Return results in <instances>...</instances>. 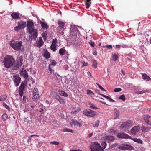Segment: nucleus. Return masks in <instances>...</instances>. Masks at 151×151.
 Here are the masks:
<instances>
[{
	"label": "nucleus",
	"instance_id": "obj_1",
	"mask_svg": "<svg viewBox=\"0 0 151 151\" xmlns=\"http://www.w3.org/2000/svg\"><path fill=\"white\" fill-rule=\"evenodd\" d=\"M3 62L6 68H9L14 66L15 60L12 56H9L4 58Z\"/></svg>",
	"mask_w": 151,
	"mask_h": 151
},
{
	"label": "nucleus",
	"instance_id": "obj_2",
	"mask_svg": "<svg viewBox=\"0 0 151 151\" xmlns=\"http://www.w3.org/2000/svg\"><path fill=\"white\" fill-rule=\"evenodd\" d=\"M22 43V42L21 41H17L12 40L10 41L9 44L14 50L19 51L21 50Z\"/></svg>",
	"mask_w": 151,
	"mask_h": 151
},
{
	"label": "nucleus",
	"instance_id": "obj_3",
	"mask_svg": "<svg viewBox=\"0 0 151 151\" xmlns=\"http://www.w3.org/2000/svg\"><path fill=\"white\" fill-rule=\"evenodd\" d=\"M79 34V32L76 27L75 26L71 27L70 31V37L72 39H76L77 36Z\"/></svg>",
	"mask_w": 151,
	"mask_h": 151
},
{
	"label": "nucleus",
	"instance_id": "obj_4",
	"mask_svg": "<svg viewBox=\"0 0 151 151\" xmlns=\"http://www.w3.org/2000/svg\"><path fill=\"white\" fill-rule=\"evenodd\" d=\"M91 151H104L102 147L99 144L96 142H93L91 143L90 147Z\"/></svg>",
	"mask_w": 151,
	"mask_h": 151
},
{
	"label": "nucleus",
	"instance_id": "obj_5",
	"mask_svg": "<svg viewBox=\"0 0 151 151\" xmlns=\"http://www.w3.org/2000/svg\"><path fill=\"white\" fill-rule=\"evenodd\" d=\"M83 113L84 115L88 117H94L96 114L95 111H93L89 109H86L83 111Z\"/></svg>",
	"mask_w": 151,
	"mask_h": 151
},
{
	"label": "nucleus",
	"instance_id": "obj_6",
	"mask_svg": "<svg viewBox=\"0 0 151 151\" xmlns=\"http://www.w3.org/2000/svg\"><path fill=\"white\" fill-rule=\"evenodd\" d=\"M38 30L36 29H31L30 30H29L28 33L29 34H31V40L33 39L34 40H35L36 38L38 35Z\"/></svg>",
	"mask_w": 151,
	"mask_h": 151
},
{
	"label": "nucleus",
	"instance_id": "obj_7",
	"mask_svg": "<svg viewBox=\"0 0 151 151\" xmlns=\"http://www.w3.org/2000/svg\"><path fill=\"white\" fill-rule=\"evenodd\" d=\"M27 82L26 80H24L22 82L19 88V94L21 97L23 96V90L26 86Z\"/></svg>",
	"mask_w": 151,
	"mask_h": 151
},
{
	"label": "nucleus",
	"instance_id": "obj_8",
	"mask_svg": "<svg viewBox=\"0 0 151 151\" xmlns=\"http://www.w3.org/2000/svg\"><path fill=\"white\" fill-rule=\"evenodd\" d=\"M12 80L16 87L19 85L21 81V78L17 74H14L13 75Z\"/></svg>",
	"mask_w": 151,
	"mask_h": 151
},
{
	"label": "nucleus",
	"instance_id": "obj_9",
	"mask_svg": "<svg viewBox=\"0 0 151 151\" xmlns=\"http://www.w3.org/2000/svg\"><path fill=\"white\" fill-rule=\"evenodd\" d=\"M117 137L118 138L129 139L131 138V137L129 136L127 134L124 132H120L117 135Z\"/></svg>",
	"mask_w": 151,
	"mask_h": 151
},
{
	"label": "nucleus",
	"instance_id": "obj_10",
	"mask_svg": "<svg viewBox=\"0 0 151 151\" xmlns=\"http://www.w3.org/2000/svg\"><path fill=\"white\" fill-rule=\"evenodd\" d=\"M118 148L121 150H131L132 149L133 147L132 146L129 145L124 144L121 146H119Z\"/></svg>",
	"mask_w": 151,
	"mask_h": 151
},
{
	"label": "nucleus",
	"instance_id": "obj_11",
	"mask_svg": "<svg viewBox=\"0 0 151 151\" xmlns=\"http://www.w3.org/2000/svg\"><path fill=\"white\" fill-rule=\"evenodd\" d=\"M140 129V126H137L134 127L131 130V133L132 135H135L137 133Z\"/></svg>",
	"mask_w": 151,
	"mask_h": 151
},
{
	"label": "nucleus",
	"instance_id": "obj_12",
	"mask_svg": "<svg viewBox=\"0 0 151 151\" xmlns=\"http://www.w3.org/2000/svg\"><path fill=\"white\" fill-rule=\"evenodd\" d=\"M143 118L145 122L148 125H151V116L148 115H144Z\"/></svg>",
	"mask_w": 151,
	"mask_h": 151
},
{
	"label": "nucleus",
	"instance_id": "obj_13",
	"mask_svg": "<svg viewBox=\"0 0 151 151\" xmlns=\"http://www.w3.org/2000/svg\"><path fill=\"white\" fill-rule=\"evenodd\" d=\"M33 98L35 99H38L39 96L38 89L37 88H35L33 91Z\"/></svg>",
	"mask_w": 151,
	"mask_h": 151
},
{
	"label": "nucleus",
	"instance_id": "obj_14",
	"mask_svg": "<svg viewBox=\"0 0 151 151\" xmlns=\"http://www.w3.org/2000/svg\"><path fill=\"white\" fill-rule=\"evenodd\" d=\"M104 139L108 143H110L114 141L115 138L113 136L108 135L105 137Z\"/></svg>",
	"mask_w": 151,
	"mask_h": 151
},
{
	"label": "nucleus",
	"instance_id": "obj_15",
	"mask_svg": "<svg viewBox=\"0 0 151 151\" xmlns=\"http://www.w3.org/2000/svg\"><path fill=\"white\" fill-rule=\"evenodd\" d=\"M40 22L42 28L43 29L47 30L49 28V26L45 22L40 21Z\"/></svg>",
	"mask_w": 151,
	"mask_h": 151
},
{
	"label": "nucleus",
	"instance_id": "obj_16",
	"mask_svg": "<svg viewBox=\"0 0 151 151\" xmlns=\"http://www.w3.org/2000/svg\"><path fill=\"white\" fill-rule=\"evenodd\" d=\"M43 55L47 59L49 58L50 57V54L46 49L44 50Z\"/></svg>",
	"mask_w": 151,
	"mask_h": 151
},
{
	"label": "nucleus",
	"instance_id": "obj_17",
	"mask_svg": "<svg viewBox=\"0 0 151 151\" xmlns=\"http://www.w3.org/2000/svg\"><path fill=\"white\" fill-rule=\"evenodd\" d=\"M126 124L125 122L122 123L120 127V129L123 131H126L129 129Z\"/></svg>",
	"mask_w": 151,
	"mask_h": 151
},
{
	"label": "nucleus",
	"instance_id": "obj_18",
	"mask_svg": "<svg viewBox=\"0 0 151 151\" xmlns=\"http://www.w3.org/2000/svg\"><path fill=\"white\" fill-rule=\"evenodd\" d=\"M72 123L75 127H81L82 125L80 123L78 122L77 120L74 119L72 120Z\"/></svg>",
	"mask_w": 151,
	"mask_h": 151
},
{
	"label": "nucleus",
	"instance_id": "obj_19",
	"mask_svg": "<svg viewBox=\"0 0 151 151\" xmlns=\"http://www.w3.org/2000/svg\"><path fill=\"white\" fill-rule=\"evenodd\" d=\"M51 95L52 97L57 100H58L60 98V96L57 92L55 91H52L51 93Z\"/></svg>",
	"mask_w": 151,
	"mask_h": 151
},
{
	"label": "nucleus",
	"instance_id": "obj_20",
	"mask_svg": "<svg viewBox=\"0 0 151 151\" xmlns=\"http://www.w3.org/2000/svg\"><path fill=\"white\" fill-rule=\"evenodd\" d=\"M142 78L144 80H146L147 81H149L151 80V78H150L147 74L146 73H143L142 74Z\"/></svg>",
	"mask_w": 151,
	"mask_h": 151
},
{
	"label": "nucleus",
	"instance_id": "obj_21",
	"mask_svg": "<svg viewBox=\"0 0 151 151\" xmlns=\"http://www.w3.org/2000/svg\"><path fill=\"white\" fill-rule=\"evenodd\" d=\"M27 25L29 30H30L31 29H33L32 27L34 26V24L32 22L29 21L27 22Z\"/></svg>",
	"mask_w": 151,
	"mask_h": 151
},
{
	"label": "nucleus",
	"instance_id": "obj_22",
	"mask_svg": "<svg viewBox=\"0 0 151 151\" xmlns=\"http://www.w3.org/2000/svg\"><path fill=\"white\" fill-rule=\"evenodd\" d=\"M151 129L148 127H145L144 126L142 125L141 127V130L142 132H148Z\"/></svg>",
	"mask_w": 151,
	"mask_h": 151
},
{
	"label": "nucleus",
	"instance_id": "obj_23",
	"mask_svg": "<svg viewBox=\"0 0 151 151\" xmlns=\"http://www.w3.org/2000/svg\"><path fill=\"white\" fill-rule=\"evenodd\" d=\"M58 24L59 25V26L58 27V30L59 29L60 30L63 28L65 23L61 21H59Z\"/></svg>",
	"mask_w": 151,
	"mask_h": 151
},
{
	"label": "nucleus",
	"instance_id": "obj_24",
	"mask_svg": "<svg viewBox=\"0 0 151 151\" xmlns=\"http://www.w3.org/2000/svg\"><path fill=\"white\" fill-rule=\"evenodd\" d=\"M19 14L17 13L13 12L11 15L12 18L14 19H17L19 18Z\"/></svg>",
	"mask_w": 151,
	"mask_h": 151
},
{
	"label": "nucleus",
	"instance_id": "obj_25",
	"mask_svg": "<svg viewBox=\"0 0 151 151\" xmlns=\"http://www.w3.org/2000/svg\"><path fill=\"white\" fill-rule=\"evenodd\" d=\"M66 52V50L64 47L60 49L59 50V53L61 56L64 55L65 54Z\"/></svg>",
	"mask_w": 151,
	"mask_h": 151
},
{
	"label": "nucleus",
	"instance_id": "obj_26",
	"mask_svg": "<svg viewBox=\"0 0 151 151\" xmlns=\"http://www.w3.org/2000/svg\"><path fill=\"white\" fill-rule=\"evenodd\" d=\"M21 75L25 79H27L28 77V73L27 72L26 70L22 71L21 72Z\"/></svg>",
	"mask_w": 151,
	"mask_h": 151
},
{
	"label": "nucleus",
	"instance_id": "obj_27",
	"mask_svg": "<svg viewBox=\"0 0 151 151\" xmlns=\"http://www.w3.org/2000/svg\"><path fill=\"white\" fill-rule=\"evenodd\" d=\"M130 139L133 140L134 142H137L138 143H140L142 144H143L142 141L140 139L137 138H132L131 137V138H130Z\"/></svg>",
	"mask_w": 151,
	"mask_h": 151
},
{
	"label": "nucleus",
	"instance_id": "obj_28",
	"mask_svg": "<svg viewBox=\"0 0 151 151\" xmlns=\"http://www.w3.org/2000/svg\"><path fill=\"white\" fill-rule=\"evenodd\" d=\"M125 122L129 129L133 125V122L131 120H128Z\"/></svg>",
	"mask_w": 151,
	"mask_h": 151
},
{
	"label": "nucleus",
	"instance_id": "obj_29",
	"mask_svg": "<svg viewBox=\"0 0 151 151\" xmlns=\"http://www.w3.org/2000/svg\"><path fill=\"white\" fill-rule=\"evenodd\" d=\"M44 42L42 40V38L41 37H40L39 38V40L38 43V46L40 47L42 46Z\"/></svg>",
	"mask_w": 151,
	"mask_h": 151
},
{
	"label": "nucleus",
	"instance_id": "obj_30",
	"mask_svg": "<svg viewBox=\"0 0 151 151\" xmlns=\"http://www.w3.org/2000/svg\"><path fill=\"white\" fill-rule=\"evenodd\" d=\"M102 96L104 97L106 99L108 100H109L111 102H115V101L112 99L111 98L109 97L108 96H106L105 95H104L103 94H100Z\"/></svg>",
	"mask_w": 151,
	"mask_h": 151
},
{
	"label": "nucleus",
	"instance_id": "obj_31",
	"mask_svg": "<svg viewBox=\"0 0 151 151\" xmlns=\"http://www.w3.org/2000/svg\"><path fill=\"white\" fill-rule=\"evenodd\" d=\"M18 24L21 29H23L26 26V23L25 22L22 21L21 24H20L19 22Z\"/></svg>",
	"mask_w": 151,
	"mask_h": 151
},
{
	"label": "nucleus",
	"instance_id": "obj_32",
	"mask_svg": "<svg viewBox=\"0 0 151 151\" xmlns=\"http://www.w3.org/2000/svg\"><path fill=\"white\" fill-rule=\"evenodd\" d=\"M7 98V96L6 95L4 94L1 95L0 96V101H3L6 99Z\"/></svg>",
	"mask_w": 151,
	"mask_h": 151
},
{
	"label": "nucleus",
	"instance_id": "obj_33",
	"mask_svg": "<svg viewBox=\"0 0 151 151\" xmlns=\"http://www.w3.org/2000/svg\"><path fill=\"white\" fill-rule=\"evenodd\" d=\"M112 58L114 61H116L119 58L118 55L116 54L115 53H112Z\"/></svg>",
	"mask_w": 151,
	"mask_h": 151
},
{
	"label": "nucleus",
	"instance_id": "obj_34",
	"mask_svg": "<svg viewBox=\"0 0 151 151\" xmlns=\"http://www.w3.org/2000/svg\"><path fill=\"white\" fill-rule=\"evenodd\" d=\"M50 49L52 50L54 52H55L56 50V45L52 43L50 46Z\"/></svg>",
	"mask_w": 151,
	"mask_h": 151
},
{
	"label": "nucleus",
	"instance_id": "obj_35",
	"mask_svg": "<svg viewBox=\"0 0 151 151\" xmlns=\"http://www.w3.org/2000/svg\"><path fill=\"white\" fill-rule=\"evenodd\" d=\"M89 107L90 108H91L93 109H97V108L93 104L89 103L88 104Z\"/></svg>",
	"mask_w": 151,
	"mask_h": 151
},
{
	"label": "nucleus",
	"instance_id": "obj_36",
	"mask_svg": "<svg viewBox=\"0 0 151 151\" xmlns=\"http://www.w3.org/2000/svg\"><path fill=\"white\" fill-rule=\"evenodd\" d=\"M90 1L91 0H86V1H85V4L86 6V8L88 9L89 8L90 3H91Z\"/></svg>",
	"mask_w": 151,
	"mask_h": 151
},
{
	"label": "nucleus",
	"instance_id": "obj_37",
	"mask_svg": "<svg viewBox=\"0 0 151 151\" xmlns=\"http://www.w3.org/2000/svg\"><path fill=\"white\" fill-rule=\"evenodd\" d=\"M59 92L60 94L62 96L65 97H67L68 96V95L67 94V93L64 91H59Z\"/></svg>",
	"mask_w": 151,
	"mask_h": 151
},
{
	"label": "nucleus",
	"instance_id": "obj_38",
	"mask_svg": "<svg viewBox=\"0 0 151 151\" xmlns=\"http://www.w3.org/2000/svg\"><path fill=\"white\" fill-rule=\"evenodd\" d=\"M58 101L59 103L62 104H64L65 103V100L64 99L61 98L60 97V98L59 99H58Z\"/></svg>",
	"mask_w": 151,
	"mask_h": 151
},
{
	"label": "nucleus",
	"instance_id": "obj_39",
	"mask_svg": "<svg viewBox=\"0 0 151 151\" xmlns=\"http://www.w3.org/2000/svg\"><path fill=\"white\" fill-rule=\"evenodd\" d=\"M62 131L63 132H70L71 133H73L74 132L73 130L68 128H65Z\"/></svg>",
	"mask_w": 151,
	"mask_h": 151
},
{
	"label": "nucleus",
	"instance_id": "obj_40",
	"mask_svg": "<svg viewBox=\"0 0 151 151\" xmlns=\"http://www.w3.org/2000/svg\"><path fill=\"white\" fill-rule=\"evenodd\" d=\"M8 116L5 113L3 114L2 116V119L4 121H5L6 120Z\"/></svg>",
	"mask_w": 151,
	"mask_h": 151
},
{
	"label": "nucleus",
	"instance_id": "obj_41",
	"mask_svg": "<svg viewBox=\"0 0 151 151\" xmlns=\"http://www.w3.org/2000/svg\"><path fill=\"white\" fill-rule=\"evenodd\" d=\"M100 121L99 120H97L95 121L93 125V127H97L99 125Z\"/></svg>",
	"mask_w": 151,
	"mask_h": 151
},
{
	"label": "nucleus",
	"instance_id": "obj_42",
	"mask_svg": "<svg viewBox=\"0 0 151 151\" xmlns=\"http://www.w3.org/2000/svg\"><path fill=\"white\" fill-rule=\"evenodd\" d=\"M101 145L102 146V149H103V150H104V149H105L106 146V142L104 141L103 142H102L101 143Z\"/></svg>",
	"mask_w": 151,
	"mask_h": 151
},
{
	"label": "nucleus",
	"instance_id": "obj_43",
	"mask_svg": "<svg viewBox=\"0 0 151 151\" xmlns=\"http://www.w3.org/2000/svg\"><path fill=\"white\" fill-rule=\"evenodd\" d=\"M3 106H4L8 111L10 109L9 107L4 102H3Z\"/></svg>",
	"mask_w": 151,
	"mask_h": 151
},
{
	"label": "nucleus",
	"instance_id": "obj_44",
	"mask_svg": "<svg viewBox=\"0 0 151 151\" xmlns=\"http://www.w3.org/2000/svg\"><path fill=\"white\" fill-rule=\"evenodd\" d=\"M148 92L147 90H142V91H138L137 92V94H142L144 93H145L146 92Z\"/></svg>",
	"mask_w": 151,
	"mask_h": 151
},
{
	"label": "nucleus",
	"instance_id": "obj_45",
	"mask_svg": "<svg viewBox=\"0 0 151 151\" xmlns=\"http://www.w3.org/2000/svg\"><path fill=\"white\" fill-rule=\"evenodd\" d=\"M19 60V61L18 63V65L19 66H20L22 63L23 59L22 58H20Z\"/></svg>",
	"mask_w": 151,
	"mask_h": 151
},
{
	"label": "nucleus",
	"instance_id": "obj_46",
	"mask_svg": "<svg viewBox=\"0 0 151 151\" xmlns=\"http://www.w3.org/2000/svg\"><path fill=\"white\" fill-rule=\"evenodd\" d=\"M87 94L88 95H92L94 94V93L90 90H87Z\"/></svg>",
	"mask_w": 151,
	"mask_h": 151
},
{
	"label": "nucleus",
	"instance_id": "obj_47",
	"mask_svg": "<svg viewBox=\"0 0 151 151\" xmlns=\"http://www.w3.org/2000/svg\"><path fill=\"white\" fill-rule=\"evenodd\" d=\"M119 111H116L115 113H114V115L115 116V118H116L119 115Z\"/></svg>",
	"mask_w": 151,
	"mask_h": 151
},
{
	"label": "nucleus",
	"instance_id": "obj_48",
	"mask_svg": "<svg viewBox=\"0 0 151 151\" xmlns=\"http://www.w3.org/2000/svg\"><path fill=\"white\" fill-rule=\"evenodd\" d=\"M88 43L91 46V47H94L95 43L94 42L92 41L91 40H90V41L88 42Z\"/></svg>",
	"mask_w": 151,
	"mask_h": 151
},
{
	"label": "nucleus",
	"instance_id": "obj_49",
	"mask_svg": "<svg viewBox=\"0 0 151 151\" xmlns=\"http://www.w3.org/2000/svg\"><path fill=\"white\" fill-rule=\"evenodd\" d=\"M119 99H121L123 101H124L125 100V97L124 95H120L119 97Z\"/></svg>",
	"mask_w": 151,
	"mask_h": 151
},
{
	"label": "nucleus",
	"instance_id": "obj_50",
	"mask_svg": "<svg viewBox=\"0 0 151 151\" xmlns=\"http://www.w3.org/2000/svg\"><path fill=\"white\" fill-rule=\"evenodd\" d=\"M97 85L98 86L99 88L101 90L105 91H106V90L104 88H103L100 85L99 83H96Z\"/></svg>",
	"mask_w": 151,
	"mask_h": 151
},
{
	"label": "nucleus",
	"instance_id": "obj_51",
	"mask_svg": "<svg viewBox=\"0 0 151 151\" xmlns=\"http://www.w3.org/2000/svg\"><path fill=\"white\" fill-rule=\"evenodd\" d=\"M93 67H94L95 68H97V63L96 60H94L93 61Z\"/></svg>",
	"mask_w": 151,
	"mask_h": 151
},
{
	"label": "nucleus",
	"instance_id": "obj_52",
	"mask_svg": "<svg viewBox=\"0 0 151 151\" xmlns=\"http://www.w3.org/2000/svg\"><path fill=\"white\" fill-rule=\"evenodd\" d=\"M122 89L120 88H116L114 89V91L115 92H119L121 91Z\"/></svg>",
	"mask_w": 151,
	"mask_h": 151
},
{
	"label": "nucleus",
	"instance_id": "obj_53",
	"mask_svg": "<svg viewBox=\"0 0 151 151\" xmlns=\"http://www.w3.org/2000/svg\"><path fill=\"white\" fill-rule=\"evenodd\" d=\"M21 29L20 28L19 26H16L14 28V30L17 31H18L20 29Z\"/></svg>",
	"mask_w": 151,
	"mask_h": 151
},
{
	"label": "nucleus",
	"instance_id": "obj_54",
	"mask_svg": "<svg viewBox=\"0 0 151 151\" xmlns=\"http://www.w3.org/2000/svg\"><path fill=\"white\" fill-rule=\"evenodd\" d=\"M105 47L109 49H112V46L111 45H107L105 46Z\"/></svg>",
	"mask_w": 151,
	"mask_h": 151
},
{
	"label": "nucleus",
	"instance_id": "obj_55",
	"mask_svg": "<svg viewBox=\"0 0 151 151\" xmlns=\"http://www.w3.org/2000/svg\"><path fill=\"white\" fill-rule=\"evenodd\" d=\"M50 144L57 145L59 144V142L57 141H53L52 142H51Z\"/></svg>",
	"mask_w": 151,
	"mask_h": 151
},
{
	"label": "nucleus",
	"instance_id": "obj_56",
	"mask_svg": "<svg viewBox=\"0 0 151 151\" xmlns=\"http://www.w3.org/2000/svg\"><path fill=\"white\" fill-rule=\"evenodd\" d=\"M57 42V39L56 38H55V39L53 40H52V43L56 45V43Z\"/></svg>",
	"mask_w": 151,
	"mask_h": 151
},
{
	"label": "nucleus",
	"instance_id": "obj_57",
	"mask_svg": "<svg viewBox=\"0 0 151 151\" xmlns=\"http://www.w3.org/2000/svg\"><path fill=\"white\" fill-rule=\"evenodd\" d=\"M52 65L54 66L56 64V61L55 60H52Z\"/></svg>",
	"mask_w": 151,
	"mask_h": 151
},
{
	"label": "nucleus",
	"instance_id": "obj_58",
	"mask_svg": "<svg viewBox=\"0 0 151 151\" xmlns=\"http://www.w3.org/2000/svg\"><path fill=\"white\" fill-rule=\"evenodd\" d=\"M47 35V34L45 33H43L42 35V36L44 38V40H45V37H46V36Z\"/></svg>",
	"mask_w": 151,
	"mask_h": 151
},
{
	"label": "nucleus",
	"instance_id": "obj_59",
	"mask_svg": "<svg viewBox=\"0 0 151 151\" xmlns=\"http://www.w3.org/2000/svg\"><path fill=\"white\" fill-rule=\"evenodd\" d=\"M48 68L50 71V73H52V70L51 68L50 67V64L49 65Z\"/></svg>",
	"mask_w": 151,
	"mask_h": 151
},
{
	"label": "nucleus",
	"instance_id": "obj_60",
	"mask_svg": "<svg viewBox=\"0 0 151 151\" xmlns=\"http://www.w3.org/2000/svg\"><path fill=\"white\" fill-rule=\"evenodd\" d=\"M33 136H36V137H39L38 135H31L29 137V139L30 140H31V138L32 137H33Z\"/></svg>",
	"mask_w": 151,
	"mask_h": 151
},
{
	"label": "nucleus",
	"instance_id": "obj_61",
	"mask_svg": "<svg viewBox=\"0 0 151 151\" xmlns=\"http://www.w3.org/2000/svg\"><path fill=\"white\" fill-rule=\"evenodd\" d=\"M117 145V144L116 143H115L114 144L112 145H111V147L112 148H113L114 147H115Z\"/></svg>",
	"mask_w": 151,
	"mask_h": 151
},
{
	"label": "nucleus",
	"instance_id": "obj_62",
	"mask_svg": "<svg viewBox=\"0 0 151 151\" xmlns=\"http://www.w3.org/2000/svg\"><path fill=\"white\" fill-rule=\"evenodd\" d=\"M95 91L96 93H98L100 95V94L99 93L100 92V91L98 89H96Z\"/></svg>",
	"mask_w": 151,
	"mask_h": 151
},
{
	"label": "nucleus",
	"instance_id": "obj_63",
	"mask_svg": "<svg viewBox=\"0 0 151 151\" xmlns=\"http://www.w3.org/2000/svg\"><path fill=\"white\" fill-rule=\"evenodd\" d=\"M93 54L94 55H97V52L96 51H93Z\"/></svg>",
	"mask_w": 151,
	"mask_h": 151
},
{
	"label": "nucleus",
	"instance_id": "obj_64",
	"mask_svg": "<svg viewBox=\"0 0 151 151\" xmlns=\"http://www.w3.org/2000/svg\"><path fill=\"white\" fill-rule=\"evenodd\" d=\"M88 65V63H86L85 62H84L83 63V66H87Z\"/></svg>",
	"mask_w": 151,
	"mask_h": 151
}]
</instances>
